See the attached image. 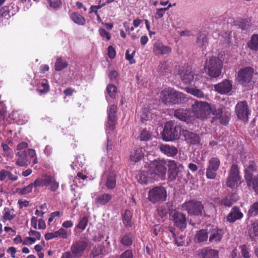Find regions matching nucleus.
Returning <instances> with one entry per match:
<instances>
[{
  "mask_svg": "<svg viewBox=\"0 0 258 258\" xmlns=\"http://www.w3.org/2000/svg\"><path fill=\"white\" fill-rule=\"evenodd\" d=\"M222 69L221 61L210 53L207 54V60L204 66V71L211 78H217L221 75Z\"/></svg>",
  "mask_w": 258,
  "mask_h": 258,
  "instance_id": "obj_1",
  "label": "nucleus"
},
{
  "mask_svg": "<svg viewBox=\"0 0 258 258\" xmlns=\"http://www.w3.org/2000/svg\"><path fill=\"white\" fill-rule=\"evenodd\" d=\"M149 172L153 178L164 180L167 172V160H155L148 165Z\"/></svg>",
  "mask_w": 258,
  "mask_h": 258,
  "instance_id": "obj_2",
  "label": "nucleus"
},
{
  "mask_svg": "<svg viewBox=\"0 0 258 258\" xmlns=\"http://www.w3.org/2000/svg\"><path fill=\"white\" fill-rule=\"evenodd\" d=\"M161 98L166 104H177L184 98V95L171 88H168L161 92Z\"/></svg>",
  "mask_w": 258,
  "mask_h": 258,
  "instance_id": "obj_3",
  "label": "nucleus"
},
{
  "mask_svg": "<svg viewBox=\"0 0 258 258\" xmlns=\"http://www.w3.org/2000/svg\"><path fill=\"white\" fill-rule=\"evenodd\" d=\"M191 110L193 121L196 118H206L210 113L209 104L204 101H196L191 106Z\"/></svg>",
  "mask_w": 258,
  "mask_h": 258,
  "instance_id": "obj_4",
  "label": "nucleus"
},
{
  "mask_svg": "<svg viewBox=\"0 0 258 258\" xmlns=\"http://www.w3.org/2000/svg\"><path fill=\"white\" fill-rule=\"evenodd\" d=\"M180 129V127L175 126L172 121L167 122L162 133L163 140L169 142L176 139L178 137Z\"/></svg>",
  "mask_w": 258,
  "mask_h": 258,
  "instance_id": "obj_5",
  "label": "nucleus"
},
{
  "mask_svg": "<svg viewBox=\"0 0 258 258\" xmlns=\"http://www.w3.org/2000/svg\"><path fill=\"white\" fill-rule=\"evenodd\" d=\"M178 75L182 82L186 84L192 83L195 84L200 77L199 75L195 73L190 66H183L180 68Z\"/></svg>",
  "mask_w": 258,
  "mask_h": 258,
  "instance_id": "obj_6",
  "label": "nucleus"
},
{
  "mask_svg": "<svg viewBox=\"0 0 258 258\" xmlns=\"http://www.w3.org/2000/svg\"><path fill=\"white\" fill-rule=\"evenodd\" d=\"M166 198V190L162 186L154 187L148 193V200L153 204L164 202Z\"/></svg>",
  "mask_w": 258,
  "mask_h": 258,
  "instance_id": "obj_7",
  "label": "nucleus"
},
{
  "mask_svg": "<svg viewBox=\"0 0 258 258\" xmlns=\"http://www.w3.org/2000/svg\"><path fill=\"white\" fill-rule=\"evenodd\" d=\"M183 210L187 212L190 216H201L204 207L201 202L196 200H190L184 202L182 206Z\"/></svg>",
  "mask_w": 258,
  "mask_h": 258,
  "instance_id": "obj_8",
  "label": "nucleus"
},
{
  "mask_svg": "<svg viewBox=\"0 0 258 258\" xmlns=\"http://www.w3.org/2000/svg\"><path fill=\"white\" fill-rule=\"evenodd\" d=\"M220 164V160L217 157H213L208 160L206 172V176L207 178L214 179L216 178V172L219 169Z\"/></svg>",
  "mask_w": 258,
  "mask_h": 258,
  "instance_id": "obj_9",
  "label": "nucleus"
},
{
  "mask_svg": "<svg viewBox=\"0 0 258 258\" xmlns=\"http://www.w3.org/2000/svg\"><path fill=\"white\" fill-rule=\"evenodd\" d=\"M253 74L254 71L251 68L245 67L238 71L236 79L240 84L245 86L251 82Z\"/></svg>",
  "mask_w": 258,
  "mask_h": 258,
  "instance_id": "obj_10",
  "label": "nucleus"
},
{
  "mask_svg": "<svg viewBox=\"0 0 258 258\" xmlns=\"http://www.w3.org/2000/svg\"><path fill=\"white\" fill-rule=\"evenodd\" d=\"M168 168V176L170 181L174 180L178 174L183 169L182 165L174 160H167V168Z\"/></svg>",
  "mask_w": 258,
  "mask_h": 258,
  "instance_id": "obj_11",
  "label": "nucleus"
},
{
  "mask_svg": "<svg viewBox=\"0 0 258 258\" xmlns=\"http://www.w3.org/2000/svg\"><path fill=\"white\" fill-rule=\"evenodd\" d=\"M235 112L238 118L243 121H247L250 111L246 101H240L236 105Z\"/></svg>",
  "mask_w": 258,
  "mask_h": 258,
  "instance_id": "obj_12",
  "label": "nucleus"
},
{
  "mask_svg": "<svg viewBox=\"0 0 258 258\" xmlns=\"http://www.w3.org/2000/svg\"><path fill=\"white\" fill-rule=\"evenodd\" d=\"M239 173L237 166L233 165L231 167L229 175L226 182V184L228 187L234 188L238 186L240 180Z\"/></svg>",
  "mask_w": 258,
  "mask_h": 258,
  "instance_id": "obj_13",
  "label": "nucleus"
},
{
  "mask_svg": "<svg viewBox=\"0 0 258 258\" xmlns=\"http://www.w3.org/2000/svg\"><path fill=\"white\" fill-rule=\"evenodd\" d=\"M117 106L115 105H111L107 110L108 120L106 124V130L107 134L114 130L115 127V114L116 112Z\"/></svg>",
  "mask_w": 258,
  "mask_h": 258,
  "instance_id": "obj_14",
  "label": "nucleus"
},
{
  "mask_svg": "<svg viewBox=\"0 0 258 258\" xmlns=\"http://www.w3.org/2000/svg\"><path fill=\"white\" fill-rule=\"evenodd\" d=\"M247 160L246 159L242 160V162L244 167L245 175L244 177L246 180L250 182L249 179L252 178V172L256 169V166L254 161L251 158H249Z\"/></svg>",
  "mask_w": 258,
  "mask_h": 258,
  "instance_id": "obj_15",
  "label": "nucleus"
},
{
  "mask_svg": "<svg viewBox=\"0 0 258 258\" xmlns=\"http://www.w3.org/2000/svg\"><path fill=\"white\" fill-rule=\"evenodd\" d=\"M190 110L178 109L175 111L174 115L179 119L185 121L187 123H192L193 115Z\"/></svg>",
  "mask_w": 258,
  "mask_h": 258,
  "instance_id": "obj_16",
  "label": "nucleus"
},
{
  "mask_svg": "<svg viewBox=\"0 0 258 258\" xmlns=\"http://www.w3.org/2000/svg\"><path fill=\"white\" fill-rule=\"evenodd\" d=\"M88 245V243L84 241H78L74 243L71 247V251L75 257L81 256Z\"/></svg>",
  "mask_w": 258,
  "mask_h": 258,
  "instance_id": "obj_17",
  "label": "nucleus"
},
{
  "mask_svg": "<svg viewBox=\"0 0 258 258\" xmlns=\"http://www.w3.org/2000/svg\"><path fill=\"white\" fill-rule=\"evenodd\" d=\"M213 87L218 93L221 94H226L232 90V82L230 80H225L221 83L214 85Z\"/></svg>",
  "mask_w": 258,
  "mask_h": 258,
  "instance_id": "obj_18",
  "label": "nucleus"
},
{
  "mask_svg": "<svg viewBox=\"0 0 258 258\" xmlns=\"http://www.w3.org/2000/svg\"><path fill=\"white\" fill-rule=\"evenodd\" d=\"M211 113L215 115L217 118H219L220 119V122L222 124H225L229 121L230 113L227 111L225 115L223 117V108H222L221 106L217 107L213 105L212 107H210V113Z\"/></svg>",
  "mask_w": 258,
  "mask_h": 258,
  "instance_id": "obj_19",
  "label": "nucleus"
},
{
  "mask_svg": "<svg viewBox=\"0 0 258 258\" xmlns=\"http://www.w3.org/2000/svg\"><path fill=\"white\" fill-rule=\"evenodd\" d=\"M181 134L185 141L188 144L197 145L200 142V138L198 135L186 130H183Z\"/></svg>",
  "mask_w": 258,
  "mask_h": 258,
  "instance_id": "obj_20",
  "label": "nucleus"
},
{
  "mask_svg": "<svg viewBox=\"0 0 258 258\" xmlns=\"http://www.w3.org/2000/svg\"><path fill=\"white\" fill-rule=\"evenodd\" d=\"M174 225L179 229H184L186 226L185 215L180 212H175L172 216Z\"/></svg>",
  "mask_w": 258,
  "mask_h": 258,
  "instance_id": "obj_21",
  "label": "nucleus"
},
{
  "mask_svg": "<svg viewBox=\"0 0 258 258\" xmlns=\"http://www.w3.org/2000/svg\"><path fill=\"white\" fill-rule=\"evenodd\" d=\"M148 170V167H145L144 169L141 170L137 174L136 177L139 183L142 184H147L148 182L153 180Z\"/></svg>",
  "mask_w": 258,
  "mask_h": 258,
  "instance_id": "obj_22",
  "label": "nucleus"
},
{
  "mask_svg": "<svg viewBox=\"0 0 258 258\" xmlns=\"http://www.w3.org/2000/svg\"><path fill=\"white\" fill-rule=\"evenodd\" d=\"M9 168L12 170L14 167L7 166H6V169H3L0 170L1 181H3L6 179H7L12 182H14L18 179V177L16 174H14L11 171L7 170Z\"/></svg>",
  "mask_w": 258,
  "mask_h": 258,
  "instance_id": "obj_23",
  "label": "nucleus"
},
{
  "mask_svg": "<svg viewBox=\"0 0 258 258\" xmlns=\"http://www.w3.org/2000/svg\"><path fill=\"white\" fill-rule=\"evenodd\" d=\"M27 152L25 151H18L16 154V165L20 167H27L29 164Z\"/></svg>",
  "mask_w": 258,
  "mask_h": 258,
  "instance_id": "obj_24",
  "label": "nucleus"
},
{
  "mask_svg": "<svg viewBox=\"0 0 258 258\" xmlns=\"http://www.w3.org/2000/svg\"><path fill=\"white\" fill-rule=\"evenodd\" d=\"M223 235L222 230L210 227L209 229V240L210 242H217L220 241Z\"/></svg>",
  "mask_w": 258,
  "mask_h": 258,
  "instance_id": "obj_25",
  "label": "nucleus"
},
{
  "mask_svg": "<svg viewBox=\"0 0 258 258\" xmlns=\"http://www.w3.org/2000/svg\"><path fill=\"white\" fill-rule=\"evenodd\" d=\"M171 49L169 46L163 44L161 42H156L153 48V52L156 55L167 54L171 52Z\"/></svg>",
  "mask_w": 258,
  "mask_h": 258,
  "instance_id": "obj_26",
  "label": "nucleus"
},
{
  "mask_svg": "<svg viewBox=\"0 0 258 258\" xmlns=\"http://www.w3.org/2000/svg\"><path fill=\"white\" fill-rule=\"evenodd\" d=\"M145 150L142 147L135 148L131 152L130 158L131 161L137 163L140 161L144 156Z\"/></svg>",
  "mask_w": 258,
  "mask_h": 258,
  "instance_id": "obj_27",
  "label": "nucleus"
},
{
  "mask_svg": "<svg viewBox=\"0 0 258 258\" xmlns=\"http://www.w3.org/2000/svg\"><path fill=\"white\" fill-rule=\"evenodd\" d=\"M159 149L163 154L168 157H174L178 153V149L176 147L168 144L160 145Z\"/></svg>",
  "mask_w": 258,
  "mask_h": 258,
  "instance_id": "obj_28",
  "label": "nucleus"
},
{
  "mask_svg": "<svg viewBox=\"0 0 258 258\" xmlns=\"http://www.w3.org/2000/svg\"><path fill=\"white\" fill-rule=\"evenodd\" d=\"M243 216V214L238 208L236 207L232 208L230 212L227 217V221L233 223L237 220L241 219Z\"/></svg>",
  "mask_w": 258,
  "mask_h": 258,
  "instance_id": "obj_29",
  "label": "nucleus"
},
{
  "mask_svg": "<svg viewBox=\"0 0 258 258\" xmlns=\"http://www.w3.org/2000/svg\"><path fill=\"white\" fill-rule=\"evenodd\" d=\"M16 217L15 210L12 208L5 207L2 212V220L4 222L11 221Z\"/></svg>",
  "mask_w": 258,
  "mask_h": 258,
  "instance_id": "obj_30",
  "label": "nucleus"
},
{
  "mask_svg": "<svg viewBox=\"0 0 258 258\" xmlns=\"http://www.w3.org/2000/svg\"><path fill=\"white\" fill-rule=\"evenodd\" d=\"M196 44L202 50H205L208 45L207 36L205 33L200 32L197 35Z\"/></svg>",
  "mask_w": 258,
  "mask_h": 258,
  "instance_id": "obj_31",
  "label": "nucleus"
},
{
  "mask_svg": "<svg viewBox=\"0 0 258 258\" xmlns=\"http://www.w3.org/2000/svg\"><path fill=\"white\" fill-rule=\"evenodd\" d=\"M70 19L75 24L78 25L83 26L86 24L85 18L78 12H69Z\"/></svg>",
  "mask_w": 258,
  "mask_h": 258,
  "instance_id": "obj_32",
  "label": "nucleus"
},
{
  "mask_svg": "<svg viewBox=\"0 0 258 258\" xmlns=\"http://www.w3.org/2000/svg\"><path fill=\"white\" fill-rule=\"evenodd\" d=\"M153 111L152 109L149 110L146 108H144L140 115L141 121L143 123H145L146 121H150L153 119L155 117Z\"/></svg>",
  "mask_w": 258,
  "mask_h": 258,
  "instance_id": "obj_33",
  "label": "nucleus"
},
{
  "mask_svg": "<svg viewBox=\"0 0 258 258\" xmlns=\"http://www.w3.org/2000/svg\"><path fill=\"white\" fill-rule=\"evenodd\" d=\"M49 90V86L48 81L46 79L40 80L37 85V91L40 94L48 92Z\"/></svg>",
  "mask_w": 258,
  "mask_h": 258,
  "instance_id": "obj_34",
  "label": "nucleus"
},
{
  "mask_svg": "<svg viewBox=\"0 0 258 258\" xmlns=\"http://www.w3.org/2000/svg\"><path fill=\"white\" fill-rule=\"evenodd\" d=\"M112 199V196L109 194H103L95 199V202L100 205H105L108 203Z\"/></svg>",
  "mask_w": 258,
  "mask_h": 258,
  "instance_id": "obj_35",
  "label": "nucleus"
},
{
  "mask_svg": "<svg viewBox=\"0 0 258 258\" xmlns=\"http://www.w3.org/2000/svg\"><path fill=\"white\" fill-rule=\"evenodd\" d=\"M209 236V229L199 231L195 236V239L198 242H203L208 239Z\"/></svg>",
  "mask_w": 258,
  "mask_h": 258,
  "instance_id": "obj_36",
  "label": "nucleus"
},
{
  "mask_svg": "<svg viewBox=\"0 0 258 258\" xmlns=\"http://www.w3.org/2000/svg\"><path fill=\"white\" fill-rule=\"evenodd\" d=\"M203 258H219V253L217 250L204 249L202 252Z\"/></svg>",
  "mask_w": 258,
  "mask_h": 258,
  "instance_id": "obj_37",
  "label": "nucleus"
},
{
  "mask_svg": "<svg viewBox=\"0 0 258 258\" xmlns=\"http://www.w3.org/2000/svg\"><path fill=\"white\" fill-rule=\"evenodd\" d=\"M248 234L250 238L254 240H258V223H253L248 229Z\"/></svg>",
  "mask_w": 258,
  "mask_h": 258,
  "instance_id": "obj_38",
  "label": "nucleus"
},
{
  "mask_svg": "<svg viewBox=\"0 0 258 258\" xmlns=\"http://www.w3.org/2000/svg\"><path fill=\"white\" fill-rule=\"evenodd\" d=\"M50 186V189L52 191H56L59 187V183L57 182L55 178L52 176H47L46 186Z\"/></svg>",
  "mask_w": 258,
  "mask_h": 258,
  "instance_id": "obj_39",
  "label": "nucleus"
},
{
  "mask_svg": "<svg viewBox=\"0 0 258 258\" xmlns=\"http://www.w3.org/2000/svg\"><path fill=\"white\" fill-rule=\"evenodd\" d=\"M68 66V62L61 57H58L56 59L54 64V69L56 71H60Z\"/></svg>",
  "mask_w": 258,
  "mask_h": 258,
  "instance_id": "obj_40",
  "label": "nucleus"
},
{
  "mask_svg": "<svg viewBox=\"0 0 258 258\" xmlns=\"http://www.w3.org/2000/svg\"><path fill=\"white\" fill-rule=\"evenodd\" d=\"M185 91L199 98H204V94L203 91L196 87H187L185 88Z\"/></svg>",
  "mask_w": 258,
  "mask_h": 258,
  "instance_id": "obj_41",
  "label": "nucleus"
},
{
  "mask_svg": "<svg viewBox=\"0 0 258 258\" xmlns=\"http://www.w3.org/2000/svg\"><path fill=\"white\" fill-rule=\"evenodd\" d=\"M116 185L115 173L110 172L107 176L106 186L109 189H113Z\"/></svg>",
  "mask_w": 258,
  "mask_h": 258,
  "instance_id": "obj_42",
  "label": "nucleus"
},
{
  "mask_svg": "<svg viewBox=\"0 0 258 258\" xmlns=\"http://www.w3.org/2000/svg\"><path fill=\"white\" fill-rule=\"evenodd\" d=\"M248 47L253 50H258V34L251 36L250 42L248 44Z\"/></svg>",
  "mask_w": 258,
  "mask_h": 258,
  "instance_id": "obj_43",
  "label": "nucleus"
},
{
  "mask_svg": "<svg viewBox=\"0 0 258 258\" xmlns=\"http://www.w3.org/2000/svg\"><path fill=\"white\" fill-rule=\"evenodd\" d=\"M249 181L250 182L246 181L248 187H251L258 194V175L250 179Z\"/></svg>",
  "mask_w": 258,
  "mask_h": 258,
  "instance_id": "obj_44",
  "label": "nucleus"
},
{
  "mask_svg": "<svg viewBox=\"0 0 258 258\" xmlns=\"http://www.w3.org/2000/svg\"><path fill=\"white\" fill-rule=\"evenodd\" d=\"M121 243L125 246H129L132 244L133 237L132 234L129 233L125 234L120 240Z\"/></svg>",
  "mask_w": 258,
  "mask_h": 258,
  "instance_id": "obj_45",
  "label": "nucleus"
},
{
  "mask_svg": "<svg viewBox=\"0 0 258 258\" xmlns=\"http://www.w3.org/2000/svg\"><path fill=\"white\" fill-rule=\"evenodd\" d=\"M234 25L238 26L241 29L245 30H247L249 27L248 23L245 20L241 19L238 18L233 21Z\"/></svg>",
  "mask_w": 258,
  "mask_h": 258,
  "instance_id": "obj_46",
  "label": "nucleus"
},
{
  "mask_svg": "<svg viewBox=\"0 0 258 258\" xmlns=\"http://www.w3.org/2000/svg\"><path fill=\"white\" fill-rule=\"evenodd\" d=\"M132 215L130 211L125 210L123 217V224L126 226H131L132 225Z\"/></svg>",
  "mask_w": 258,
  "mask_h": 258,
  "instance_id": "obj_47",
  "label": "nucleus"
},
{
  "mask_svg": "<svg viewBox=\"0 0 258 258\" xmlns=\"http://www.w3.org/2000/svg\"><path fill=\"white\" fill-rule=\"evenodd\" d=\"M231 32L229 31L227 32H222L219 36L220 41L222 42V43H227L228 44L230 42V39L231 38Z\"/></svg>",
  "mask_w": 258,
  "mask_h": 258,
  "instance_id": "obj_48",
  "label": "nucleus"
},
{
  "mask_svg": "<svg viewBox=\"0 0 258 258\" xmlns=\"http://www.w3.org/2000/svg\"><path fill=\"white\" fill-rule=\"evenodd\" d=\"M107 94L112 98H115L117 93V89L115 86L112 84H109L106 88Z\"/></svg>",
  "mask_w": 258,
  "mask_h": 258,
  "instance_id": "obj_49",
  "label": "nucleus"
},
{
  "mask_svg": "<svg viewBox=\"0 0 258 258\" xmlns=\"http://www.w3.org/2000/svg\"><path fill=\"white\" fill-rule=\"evenodd\" d=\"M248 214L250 217H253L258 215V202L254 203L250 206Z\"/></svg>",
  "mask_w": 258,
  "mask_h": 258,
  "instance_id": "obj_50",
  "label": "nucleus"
},
{
  "mask_svg": "<svg viewBox=\"0 0 258 258\" xmlns=\"http://www.w3.org/2000/svg\"><path fill=\"white\" fill-rule=\"evenodd\" d=\"M29 235L30 236L29 237L32 239L34 242H35L37 240H40L41 238L40 233L33 230H31L29 232Z\"/></svg>",
  "mask_w": 258,
  "mask_h": 258,
  "instance_id": "obj_51",
  "label": "nucleus"
},
{
  "mask_svg": "<svg viewBox=\"0 0 258 258\" xmlns=\"http://www.w3.org/2000/svg\"><path fill=\"white\" fill-rule=\"evenodd\" d=\"M88 223V219L86 217H83L76 226L77 228L80 229L82 231L85 229Z\"/></svg>",
  "mask_w": 258,
  "mask_h": 258,
  "instance_id": "obj_52",
  "label": "nucleus"
},
{
  "mask_svg": "<svg viewBox=\"0 0 258 258\" xmlns=\"http://www.w3.org/2000/svg\"><path fill=\"white\" fill-rule=\"evenodd\" d=\"M47 176L43 178H38L35 180L33 184L35 187L37 186H46Z\"/></svg>",
  "mask_w": 258,
  "mask_h": 258,
  "instance_id": "obj_53",
  "label": "nucleus"
},
{
  "mask_svg": "<svg viewBox=\"0 0 258 258\" xmlns=\"http://www.w3.org/2000/svg\"><path fill=\"white\" fill-rule=\"evenodd\" d=\"M158 215L162 218L167 216L168 210L165 206H160L157 209Z\"/></svg>",
  "mask_w": 258,
  "mask_h": 258,
  "instance_id": "obj_54",
  "label": "nucleus"
},
{
  "mask_svg": "<svg viewBox=\"0 0 258 258\" xmlns=\"http://www.w3.org/2000/svg\"><path fill=\"white\" fill-rule=\"evenodd\" d=\"M56 237H60L63 239H67L68 236L67 231L63 228H60L55 231Z\"/></svg>",
  "mask_w": 258,
  "mask_h": 258,
  "instance_id": "obj_55",
  "label": "nucleus"
},
{
  "mask_svg": "<svg viewBox=\"0 0 258 258\" xmlns=\"http://www.w3.org/2000/svg\"><path fill=\"white\" fill-rule=\"evenodd\" d=\"M28 155L32 158H34L33 161V164H36L38 163V159L36 156V153L34 149H29L27 151Z\"/></svg>",
  "mask_w": 258,
  "mask_h": 258,
  "instance_id": "obj_56",
  "label": "nucleus"
},
{
  "mask_svg": "<svg viewBox=\"0 0 258 258\" xmlns=\"http://www.w3.org/2000/svg\"><path fill=\"white\" fill-rule=\"evenodd\" d=\"M102 253V246L100 245L95 246L92 251V254L93 257L97 256Z\"/></svg>",
  "mask_w": 258,
  "mask_h": 258,
  "instance_id": "obj_57",
  "label": "nucleus"
},
{
  "mask_svg": "<svg viewBox=\"0 0 258 258\" xmlns=\"http://www.w3.org/2000/svg\"><path fill=\"white\" fill-rule=\"evenodd\" d=\"M241 253L243 258H249L248 248L246 245H242L240 246Z\"/></svg>",
  "mask_w": 258,
  "mask_h": 258,
  "instance_id": "obj_58",
  "label": "nucleus"
},
{
  "mask_svg": "<svg viewBox=\"0 0 258 258\" xmlns=\"http://www.w3.org/2000/svg\"><path fill=\"white\" fill-rule=\"evenodd\" d=\"M135 54V51H134L131 54L130 53V51L128 50L126 51L125 58L128 60L131 64L135 63V60L134 59Z\"/></svg>",
  "mask_w": 258,
  "mask_h": 258,
  "instance_id": "obj_59",
  "label": "nucleus"
},
{
  "mask_svg": "<svg viewBox=\"0 0 258 258\" xmlns=\"http://www.w3.org/2000/svg\"><path fill=\"white\" fill-rule=\"evenodd\" d=\"M151 137V135L148 131L146 130L142 131L140 134V139L142 141H146L149 140Z\"/></svg>",
  "mask_w": 258,
  "mask_h": 258,
  "instance_id": "obj_60",
  "label": "nucleus"
},
{
  "mask_svg": "<svg viewBox=\"0 0 258 258\" xmlns=\"http://www.w3.org/2000/svg\"><path fill=\"white\" fill-rule=\"evenodd\" d=\"M49 4L50 7L57 9L60 7L61 2L60 0H49Z\"/></svg>",
  "mask_w": 258,
  "mask_h": 258,
  "instance_id": "obj_61",
  "label": "nucleus"
},
{
  "mask_svg": "<svg viewBox=\"0 0 258 258\" xmlns=\"http://www.w3.org/2000/svg\"><path fill=\"white\" fill-rule=\"evenodd\" d=\"M33 186H34L33 183L30 184L27 186L23 188L20 190V193L22 195H25L30 193L32 191Z\"/></svg>",
  "mask_w": 258,
  "mask_h": 258,
  "instance_id": "obj_62",
  "label": "nucleus"
},
{
  "mask_svg": "<svg viewBox=\"0 0 258 258\" xmlns=\"http://www.w3.org/2000/svg\"><path fill=\"white\" fill-rule=\"evenodd\" d=\"M107 54L110 59H113L116 56V51L112 46H109L107 49Z\"/></svg>",
  "mask_w": 258,
  "mask_h": 258,
  "instance_id": "obj_63",
  "label": "nucleus"
},
{
  "mask_svg": "<svg viewBox=\"0 0 258 258\" xmlns=\"http://www.w3.org/2000/svg\"><path fill=\"white\" fill-rule=\"evenodd\" d=\"M120 258H133L132 251L130 250H125L120 255Z\"/></svg>",
  "mask_w": 258,
  "mask_h": 258,
  "instance_id": "obj_64",
  "label": "nucleus"
}]
</instances>
